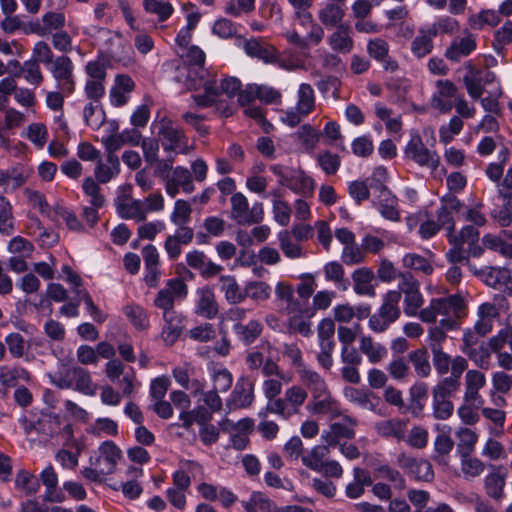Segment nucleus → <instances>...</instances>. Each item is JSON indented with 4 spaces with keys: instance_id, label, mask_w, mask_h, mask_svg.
I'll list each match as a JSON object with an SVG mask.
<instances>
[{
    "instance_id": "obj_28",
    "label": "nucleus",
    "mask_w": 512,
    "mask_h": 512,
    "mask_svg": "<svg viewBox=\"0 0 512 512\" xmlns=\"http://www.w3.org/2000/svg\"><path fill=\"white\" fill-rule=\"evenodd\" d=\"M134 88L135 83L130 76L117 75L109 94L111 105L114 107L124 106L129 101Z\"/></svg>"
},
{
    "instance_id": "obj_27",
    "label": "nucleus",
    "mask_w": 512,
    "mask_h": 512,
    "mask_svg": "<svg viewBox=\"0 0 512 512\" xmlns=\"http://www.w3.org/2000/svg\"><path fill=\"white\" fill-rule=\"evenodd\" d=\"M490 471L485 477V490L488 496L500 500L503 497L508 470L503 465H489Z\"/></svg>"
},
{
    "instance_id": "obj_1",
    "label": "nucleus",
    "mask_w": 512,
    "mask_h": 512,
    "mask_svg": "<svg viewBox=\"0 0 512 512\" xmlns=\"http://www.w3.org/2000/svg\"><path fill=\"white\" fill-rule=\"evenodd\" d=\"M241 86L240 80L236 77L226 76L218 81L215 76L209 75L201 85L204 93L193 95L192 99L197 107L215 106L223 116L228 117L233 113L229 101L236 95L239 97L243 92Z\"/></svg>"
},
{
    "instance_id": "obj_59",
    "label": "nucleus",
    "mask_w": 512,
    "mask_h": 512,
    "mask_svg": "<svg viewBox=\"0 0 512 512\" xmlns=\"http://www.w3.org/2000/svg\"><path fill=\"white\" fill-rule=\"evenodd\" d=\"M284 396L292 412L297 414L308 399V388L306 389L299 384H293L285 390Z\"/></svg>"
},
{
    "instance_id": "obj_62",
    "label": "nucleus",
    "mask_w": 512,
    "mask_h": 512,
    "mask_svg": "<svg viewBox=\"0 0 512 512\" xmlns=\"http://www.w3.org/2000/svg\"><path fill=\"white\" fill-rule=\"evenodd\" d=\"M463 81L468 94L473 99L480 98V71L469 61L464 66Z\"/></svg>"
},
{
    "instance_id": "obj_50",
    "label": "nucleus",
    "mask_w": 512,
    "mask_h": 512,
    "mask_svg": "<svg viewBox=\"0 0 512 512\" xmlns=\"http://www.w3.org/2000/svg\"><path fill=\"white\" fill-rule=\"evenodd\" d=\"M432 256L433 255L431 253L428 257L416 253H407L402 258V265L405 268L412 269L416 272L430 275L434 270L432 265Z\"/></svg>"
},
{
    "instance_id": "obj_12",
    "label": "nucleus",
    "mask_w": 512,
    "mask_h": 512,
    "mask_svg": "<svg viewBox=\"0 0 512 512\" xmlns=\"http://www.w3.org/2000/svg\"><path fill=\"white\" fill-rule=\"evenodd\" d=\"M52 77L56 82V88L65 95H72L75 91L74 64L65 55L59 56L48 66Z\"/></svg>"
},
{
    "instance_id": "obj_18",
    "label": "nucleus",
    "mask_w": 512,
    "mask_h": 512,
    "mask_svg": "<svg viewBox=\"0 0 512 512\" xmlns=\"http://www.w3.org/2000/svg\"><path fill=\"white\" fill-rule=\"evenodd\" d=\"M180 188L185 193H191L194 191V184L191 172L186 167L176 166L166 177L165 190L167 195L174 198Z\"/></svg>"
},
{
    "instance_id": "obj_11",
    "label": "nucleus",
    "mask_w": 512,
    "mask_h": 512,
    "mask_svg": "<svg viewBox=\"0 0 512 512\" xmlns=\"http://www.w3.org/2000/svg\"><path fill=\"white\" fill-rule=\"evenodd\" d=\"M231 218L240 225H251L263 220L264 211L261 202H255L249 207L247 197L241 193H234L230 199Z\"/></svg>"
},
{
    "instance_id": "obj_19",
    "label": "nucleus",
    "mask_w": 512,
    "mask_h": 512,
    "mask_svg": "<svg viewBox=\"0 0 512 512\" xmlns=\"http://www.w3.org/2000/svg\"><path fill=\"white\" fill-rule=\"evenodd\" d=\"M306 34L300 36L295 29H287L282 33V36L293 45L301 49H308L311 46H317L324 37L323 28L317 23H313L309 28H306Z\"/></svg>"
},
{
    "instance_id": "obj_42",
    "label": "nucleus",
    "mask_w": 512,
    "mask_h": 512,
    "mask_svg": "<svg viewBox=\"0 0 512 512\" xmlns=\"http://www.w3.org/2000/svg\"><path fill=\"white\" fill-rule=\"evenodd\" d=\"M70 382L71 387L85 395L92 396L96 393L97 386L92 381L90 373L81 367H75L71 370Z\"/></svg>"
},
{
    "instance_id": "obj_30",
    "label": "nucleus",
    "mask_w": 512,
    "mask_h": 512,
    "mask_svg": "<svg viewBox=\"0 0 512 512\" xmlns=\"http://www.w3.org/2000/svg\"><path fill=\"white\" fill-rule=\"evenodd\" d=\"M195 313L207 319L216 317L218 306L211 288L206 286L197 289Z\"/></svg>"
},
{
    "instance_id": "obj_17",
    "label": "nucleus",
    "mask_w": 512,
    "mask_h": 512,
    "mask_svg": "<svg viewBox=\"0 0 512 512\" xmlns=\"http://www.w3.org/2000/svg\"><path fill=\"white\" fill-rule=\"evenodd\" d=\"M501 94V87L496 81L495 74L491 71L485 72L482 75V107L486 111L499 113L500 104L498 99Z\"/></svg>"
},
{
    "instance_id": "obj_14",
    "label": "nucleus",
    "mask_w": 512,
    "mask_h": 512,
    "mask_svg": "<svg viewBox=\"0 0 512 512\" xmlns=\"http://www.w3.org/2000/svg\"><path fill=\"white\" fill-rule=\"evenodd\" d=\"M121 456V449L113 441L106 440L90 456L89 463L98 465L101 471L109 475L116 471Z\"/></svg>"
},
{
    "instance_id": "obj_58",
    "label": "nucleus",
    "mask_w": 512,
    "mask_h": 512,
    "mask_svg": "<svg viewBox=\"0 0 512 512\" xmlns=\"http://www.w3.org/2000/svg\"><path fill=\"white\" fill-rule=\"evenodd\" d=\"M123 312L135 329L145 330L149 327V316L142 306L130 304L123 308Z\"/></svg>"
},
{
    "instance_id": "obj_52",
    "label": "nucleus",
    "mask_w": 512,
    "mask_h": 512,
    "mask_svg": "<svg viewBox=\"0 0 512 512\" xmlns=\"http://www.w3.org/2000/svg\"><path fill=\"white\" fill-rule=\"evenodd\" d=\"M233 331L237 338L245 344L253 343L262 331V325L256 319H251L248 323H235Z\"/></svg>"
},
{
    "instance_id": "obj_37",
    "label": "nucleus",
    "mask_w": 512,
    "mask_h": 512,
    "mask_svg": "<svg viewBox=\"0 0 512 512\" xmlns=\"http://www.w3.org/2000/svg\"><path fill=\"white\" fill-rule=\"evenodd\" d=\"M330 447L332 446L324 443L323 445H316L306 451L301 456L303 465L315 472H322L324 463L329 458Z\"/></svg>"
},
{
    "instance_id": "obj_4",
    "label": "nucleus",
    "mask_w": 512,
    "mask_h": 512,
    "mask_svg": "<svg viewBox=\"0 0 512 512\" xmlns=\"http://www.w3.org/2000/svg\"><path fill=\"white\" fill-rule=\"evenodd\" d=\"M466 304L460 295H450L448 297L433 298L429 305L421 309L419 319L424 323H434L438 316H442L439 321L446 330L457 328V320L465 315Z\"/></svg>"
},
{
    "instance_id": "obj_16",
    "label": "nucleus",
    "mask_w": 512,
    "mask_h": 512,
    "mask_svg": "<svg viewBox=\"0 0 512 512\" xmlns=\"http://www.w3.org/2000/svg\"><path fill=\"white\" fill-rule=\"evenodd\" d=\"M397 464L416 480L430 481L433 479L434 473L432 465L426 459L414 458L405 453H401L397 457Z\"/></svg>"
},
{
    "instance_id": "obj_61",
    "label": "nucleus",
    "mask_w": 512,
    "mask_h": 512,
    "mask_svg": "<svg viewBox=\"0 0 512 512\" xmlns=\"http://www.w3.org/2000/svg\"><path fill=\"white\" fill-rule=\"evenodd\" d=\"M344 16V10L339 4L327 3L318 12L319 20L326 26H338L340 25Z\"/></svg>"
},
{
    "instance_id": "obj_47",
    "label": "nucleus",
    "mask_w": 512,
    "mask_h": 512,
    "mask_svg": "<svg viewBox=\"0 0 512 512\" xmlns=\"http://www.w3.org/2000/svg\"><path fill=\"white\" fill-rule=\"evenodd\" d=\"M480 320L475 322L473 330H467L463 335V352L475 363L480 360Z\"/></svg>"
},
{
    "instance_id": "obj_43",
    "label": "nucleus",
    "mask_w": 512,
    "mask_h": 512,
    "mask_svg": "<svg viewBox=\"0 0 512 512\" xmlns=\"http://www.w3.org/2000/svg\"><path fill=\"white\" fill-rule=\"evenodd\" d=\"M476 47V40L471 36L457 38L453 40L445 55L448 59L457 62L462 57L468 56Z\"/></svg>"
},
{
    "instance_id": "obj_57",
    "label": "nucleus",
    "mask_w": 512,
    "mask_h": 512,
    "mask_svg": "<svg viewBox=\"0 0 512 512\" xmlns=\"http://www.w3.org/2000/svg\"><path fill=\"white\" fill-rule=\"evenodd\" d=\"M482 244L485 248L497 252L505 258L512 259V241H506L501 235L486 234L482 237Z\"/></svg>"
},
{
    "instance_id": "obj_22",
    "label": "nucleus",
    "mask_w": 512,
    "mask_h": 512,
    "mask_svg": "<svg viewBox=\"0 0 512 512\" xmlns=\"http://www.w3.org/2000/svg\"><path fill=\"white\" fill-rule=\"evenodd\" d=\"M457 100V88L449 80H438L432 96V106L440 112H450Z\"/></svg>"
},
{
    "instance_id": "obj_26",
    "label": "nucleus",
    "mask_w": 512,
    "mask_h": 512,
    "mask_svg": "<svg viewBox=\"0 0 512 512\" xmlns=\"http://www.w3.org/2000/svg\"><path fill=\"white\" fill-rule=\"evenodd\" d=\"M162 147L167 153L186 154L188 153L187 141L184 133L175 127L164 126L160 130Z\"/></svg>"
},
{
    "instance_id": "obj_38",
    "label": "nucleus",
    "mask_w": 512,
    "mask_h": 512,
    "mask_svg": "<svg viewBox=\"0 0 512 512\" xmlns=\"http://www.w3.org/2000/svg\"><path fill=\"white\" fill-rule=\"evenodd\" d=\"M186 262L191 268L198 270L205 277L216 275L221 270L219 265L213 263L203 252L198 250L188 252L186 254Z\"/></svg>"
},
{
    "instance_id": "obj_7",
    "label": "nucleus",
    "mask_w": 512,
    "mask_h": 512,
    "mask_svg": "<svg viewBox=\"0 0 512 512\" xmlns=\"http://www.w3.org/2000/svg\"><path fill=\"white\" fill-rule=\"evenodd\" d=\"M271 172L278 177V182L291 191L302 196H311L314 190V180L300 169L279 164L270 167Z\"/></svg>"
},
{
    "instance_id": "obj_33",
    "label": "nucleus",
    "mask_w": 512,
    "mask_h": 512,
    "mask_svg": "<svg viewBox=\"0 0 512 512\" xmlns=\"http://www.w3.org/2000/svg\"><path fill=\"white\" fill-rule=\"evenodd\" d=\"M32 170L22 164H17L8 169H0V186L12 189L21 187L29 179Z\"/></svg>"
},
{
    "instance_id": "obj_21",
    "label": "nucleus",
    "mask_w": 512,
    "mask_h": 512,
    "mask_svg": "<svg viewBox=\"0 0 512 512\" xmlns=\"http://www.w3.org/2000/svg\"><path fill=\"white\" fill-rule=\"evenodd\" d=\"M254 400V384L247 377L237 380L235 387L227 400V407L230 410L247 408Z\"/></svg>"
},
{
    "instance_id": "obj_48",
    "label": "nucleus",
    "mask_w": 512,
    "mask_h": 512,
    "mask_svg": "<svg viewBox=\"0 0 512 512\" xmlns=\"http://www.w3.org/2000/svg\"><path fill=\"white\" fill-rule=\"evenodd\" d=\"M220 290L230 304H239L244 301L243 288L239 286L234 276L223 275L219 279Z\"/></svg>"
},
{
    "instance_id": "obj_31",
    "label": "nucleus",
    "mask_w": 512,
    "mask_h": 512,
    "mask_svg": "<svg viewBox=\"0 0 512 512\" xmlns=\"http://www.w3.org/2000/svg\"><path fill=\"white\" fill-rule=\"evenodd\" d=\"M482 278L486 285L499 290L505 288L512 295L510 270L501 267H487L485 270H482Z\"/></svg>"
},
{
    "instance_id": "obj_40",
    "label": "nucleus",
    "mask_w": 512,
    "mask_h": 512,
    "mask_svg": "<svg viewBox=\"0 0 512 512\" xmlns=\"http://www.w3.org/2000/svg\"><path fill=\"white\" fill-rule=\"evenodd\" d=\"M436 36L435 28H428L427 25L419 29L418 35L411 43V51L414 56L422 58L428 55L433 49L432 40Z\"/></svg>"
},
{
    "instance_id": "obj_55",
    "label": "nucleus",
    "mask_w": 512,
    "mask_h": 512,
    "mask_svg": "<svg viewBox=\"0 0 512 512\" xmlns=\"http://www.w3.org/2000/svg\"><path fill=\"white\" fill-rule=\"evenodd\" d=\"M175 381L184 389L190 391L194 396L204 390V382L200 380H190L189 369L185 366L175 367L172 371Z\"/></svg>"
},
{
    "instance_id": "obj_54",
    "label": "nucleus",
    "mask_w": 512,
    "mask_h": 512,
    "mask_svg": "<svg viewBox=\"0 0 512 512\" xmlns=\"http://www.w3.org/2000/svg\"><path fill=\"white\" fill-rule=\"evenodd\" d=\"M279 68L287 71H294L300 68H303L305 62L303 58L292 49L285 50L283 52L275 51V60L274 63Z\"/></svg>"
},
{
    "instance_id": "obj_34",
    "label": "nucleus",
    "mask_w": 512,
    "mask_h": 512,
    "mask_svg": "<svg viewBox=\"0 0 512 512\" xmlns=\"http://www.w3.org/2000/svg\"><path fill=\"white\" fill-rule=\"evenodd\" d=\"M183 316L173 311L163 312L165 325L162 329V338L166 344L172 345L180 336L183 329Z\"/></svg>"
},
{
    "instance_id": "obj_60",
    "label": "nucleus",
    "mask_w": 512,
    "mask_h": 512,
    "mask_svg": "<svg viewBox=\"0 0 512 512\" xmlns=\"http://www.w3.org/2000/svg\"><path fill=\"white\" fill-rule=\"evenodd\" d=\"M83 117L86 124L92 130H98L105 121V113L102 110L99 101H90L84 106Z\"/></svg>"
},
{
    "instance_id": "obj_41",
    "label": "nucleus",
    "mask_w": 512,
    "mask_h": 512,
    "mask_svg": "<svg viewBox=\"0 0 512 512\" xmlns=\"http://www.w3.org/2000/svg\"><path fill=\"white\" fill-rule=\"evenodd\" d=\"M272 294V287L262 280H248L243 286L244 300L250 299L252 302L259 304L267 301Z\"/></svg>"
},
{
    "instance_id": "obj_63",
    "label": "nucleus",
    "mask_w": 512,
    "mask_h": 512,
    "mask_svg": "<svg viewBox=\"0 0 512 512\" xmlns=\"http://www.w3.org/2000/svg\"><path fill=\"white\" fill-rule=\"evenodd\" d=\"M143 8L146 13L156 15L159 22L167 21L174 13L171 3L160 0H143Z\"/></svg>"
},
{
    "instance_id": "obj_39",
    "label": "nucleus",
    "mask_w": 512,
    "mask_h": 512,
    "mask_svg": "<svg viewBox=\"0 0 512 512\" xmlns=\"http://www.w3.org/2000/svg\"><path fill=\"white\" fill-rule=\"evenodd\" d=\"M244 50L250 57L262 60L264 63L272 64L275 60L276 48L258 39L252 38L244 43Z\"/></svg>"
},
{
    "instance_id": "obj_20",
    "label": "nucleus",
    "mask_w": 512,
    "mask_h": 512,
    "mask_svg": "<svg viewBox=\"0 0 512 512\" xmlns=\"http://www.w3.org/2000/svg\"><path fill=\"white\" fill-rule=\"evenodd\" d=\"M31 373L20 364L0 365V386L6 389L17 388L22 384H31Z\"/></svg>"
},
{
    "instance_id": "obj_44",
    "label": "nucleus",
    "mask_w": 512,
    "mask_h": 512,
    "mask_svg": "<svg viewBox=\"0 0 512 512\" xmlns=\"http://www.w3.org/2000/svg\"><path fill=\"white\" fill-rule=\"evenodd\" d=\"M330 47L340 53H349L353 48V40L350 36L348 25L340 24L329 37Z\"/></svg>"
},
{
    "instance_id": "obj_3",
    "label": "nucleus",
    "mask_w": 512,
    "mask_h": 512,
    "mask_svg": "<svg viewBox=\"0 0 512 512\" xmlns=\"http://www.w3.org/2000/svg\"><path fill=\"white\" fill-rule=\"evenodd\" d=\"M307 381L303 384L308 388L311 397L305 409L315 416H326L335 419L342 416V408L339 401L332 395L325 379L318 372H306Z\"/></svg>"
},
{
    "instance_id": "obj_23",
    "label": "nucleus",
    "mask_w": 512,
    "mask_h": 512,
    "mask_svg": "<svg viewBox=\"0 0 512 512\" xmlns=\"http://www.w3.org/2000/svg\"><path fill=\"white\" fill-rule=\"evenodd\" d=\"M256 99L264 103H274L281 99V93L276 89L257 84H249L239 95V104L244 105Z\"/></svg>"
},
{
    "instance_id": "obj_51",
    "label": "nucleus",
    "mask_w": 512,
    "mask_h": 512,
    "mask_svg": "<svg viewBox=\"0 0 512 512\" xmlns=\"http://www.w3.org/2000/svg\"><path fill=\"white\" fill-rule=\"evenodd\" d=\"M360 351L370 363H378L387 355V349L369 336H362L359 343Z\"/></svg>"
},
{
    "instance_id": "obj_46",
    "label": "nucleus",
    "mask_w": 512,
    "mask_h": 512,
    "mask_svg": "<svg viewBox=\"0 0 512 512\" xmlns=\"http://www.w3.org/2000/svg\"><path fill=\"white\" fill-rule=\"evenodd\" d=\"M4 341L12 358H23L27 362L33 360L34 357L26 351L27 342L21 334L9 333L5 336Z\"/></svg>"
},
{
    "instance_id": "obj_9",
    "label": "nucleus",
    "mask_w": 512,
    "mask_h": 512,
    "mask_svg": "<svg viewBox=\"0 0 512 512\" xmlns=\"http://www.w3.org/2000/svg\"><path fill=\"white\" fill-rule=\"evenodd\" d=\"M404 157L420 167L429 169L435 175L440 165V157L437 152L426 147L417 132H411L410 139L404 148Z\"/></svg>"
},
{
    "instance_id": "obj_53",
    "label": "nucleus",
    "mask_w": 512,
    "mask_h": 512,
    "mask_svg": "<svg viewBox=\"0 0 512 512\" xmlns=\"http://www.w3.org/2000/svg\"><path fill=\"white\" fill-rule=\"evenodd\" d=\"M208 371L216 391L226 392L231 388L233 376L225 367L212 364L208 367Z\"/></svg>"
},
{
    "instance_id": "obj_36",
    "label": "nucleus",
    "mask_w": 512,
    "mask_h": 512,
    "mask_svg": "<svg viewBox=\"0 0 512 512\" xmlns=\"http://www.w3.org/2000/svg\"><path fill=\"white\" fill-rule=\"evenodd\" d=\"M377 433L386 438H394L397 441H402L406 437L407 421L394 418L382 420L375 424Z\"/></svg>"
},
{
    "instance_id": "obj_6",
    "label": "nucleus",
    "mask_w": 512,
    "mask_h": 512,
    "mask_svg": "<svg viewBox=\"0 0 512 512\" xmlns=\"http://www.w3.org/2000/svg\"><path fill=\"white\" fill-rule=\"evenodd\" d=\"M184 59L185 63L178 69L176 79L187 89L197 90L210 75L204 68L205 53L198 46H191L187 49Z\"/></svg>"
},
{
    "instance_id": "obj_13",
    "label": "nucleus",
    "mask_w": 512,
    "mask_h": 512,
    "mask_svg": "<svg viewBox=\"0 0 512 512\" xmlns=\"http://www.w3.org/2000/svg\"><path fill=\"white\" fill-rule=\"evenodd\" d=\"M188 293L187 285L181 278H172L160 289L154 299V305L163 312L173 311L176 301L186 298Z\"/></svg>"
},
{
    "instance_id": "obj_32",
    "label": "nucleus",
    "mask_w": 512,
    "mask_h": 512,
    "mask_svg": "<svg viewBox=\"0 0 512 512\" xmlns=\"http://www.w3.org/2000/svg\"><path fill=\"white\" fill-rule=\"evenodd\" d=\"M353 291L359 296L374 297L376 295L374 272L367 267L356 269L352 273Z\"/></svg>"
},
{
    "instance_id": "obj_49",
    "label": "nucleus",
    "mask_w": 512,
    "mask_h": 512,
    "mask_svg": "<svg viewBox=\"0 0 512 512\" xmlns=\"http://www.w3.org/2000/svg\"><path fill=\"white\" fill-rule=\"evenodd\" d=\"M213 413L204 405L199 404L193 410L181 411L179 418L182 421L183 427L189 428L193 423L201 426L207 424L212 419Z\"/></svg>"
},
{
    "instance_id": "obj_25",
    "label": "nucleus",
    "mask_w": 512,
    "mask_h": 512,
    "mask_svg": "<svg viewBox=\"0 0 512 512\" xmlns=\"http://www.w3.org/2000/svg\"><path fill=\"white\" fill-rule=\"evenodd\" d=\"M121 171L120 160L117 155L105 154L99 158L94 167V177L101 184H106L116 179Z\"/></svg>"
},
{
    "instance_id": "obj_29",
    "label": "nucleus",
    "mask_w": 512,
    "mask_h": 512,
    "mask_svg": "<svg viewBox=\"0 0 512 512\" xmlns=\"http://www.w3.org/2000/svg\"><path fill=\"white\" fill-rule=\"evenodd\" d=\"M117 212L123 219H131L136 222H141L146 219L147 214L145 208V202L139 199H132L129 197H118Z\"/></svg>"
},
{
    "instance_id": "obj_15",
    "label": "nucleus",
    "mask_w": 512,
    "mask_h": 512,
    "mask_svg": "<svg viewBox=\"0 0 512 512\" xmlns=\"http://www.w3.org/2000/svg\"><path fill=\"white\" fill-rule=\"evenodd\" d=\"M356 420L348 415L342 416L341 420L332 423L327 430L321 434L324 443L336 446L343 438L351 439L355 436Z\"/></svg>"
},
{
    "instance_id": "obj_10",
    "label": "nucleus",
    "mask_w": 512,
    "mask_h": 512,
    "mask_svg": "<svg viewBox=\"0 0 512 512\" xmlns=\"http://www.w3.org/2000/svg\"><path fill=\"white\" fill-rule=\"evenodd\" d=\"M466 391L464 403L458 409L461 420L468 425L474 424L479 418L478 395L480 391V373L476 370H469L466 373Z\"/></svg>"
},
{
    "instance_id": "obj_8",
    "label": "nucleus",
    "mask_w": 512,
    "mask_h": 512,
    "mask_svg": "<svg viewBox=\"0 0 512 512\" xmlns=\"http://www.w3.org/2000/svg\"><path fill=\"white\" fill-rule=\"evenodd\" d=\"M399 302L400 293L398 291H388L384 295L383 303L379 309L369 318V328L376 333L388 329L400 317Z\"/></svg>"
},
{
    "instance_id": "obj_64",
    "label": "nucleus",
    "mask_w": 512,
    "mask_h": 512,
    "mask_svg": "<svg viewBox=\"0 0 512 512\" xmlns=\"http://www.w3.org/2000/svg\"><path fill=\"white\" fill-rule=\"evenodd\" d=\"M15 486L25 495H32L38 491L40 484L35 475L27 470H20L16 475Z\"/></svg>"
},
{
    "instance_id": "obj_45",
    "label": "nucleus",
    "mask_w": 512,
    "mask_h": 512,
    "mask_svg": "<svg viewBox=\"0 0 512 512\" xmlns=\"http://www.w3.org/2000/svg\"><path fill=\"white\" fill-rule=\"evenodd\" d=\"M283 355L287 357L291 361L292 365L296 368V372L302 383L307 381L305 378L306 372H316L303 362L302 352L297 344L285 343L283 347Z\"/></svg>"
},
{
    "instance_id": "obj_24",
    "label": "nucleus",
    "mask_w": 512,
    "mask_h": 512,
    "mask_svg": "<svg viewBox=\"0 0 512 512\" xmlns=\"http://www.w3.org/2000/svg\"><path fill=\"white\" fill-rule=\"evenodd\" d=\"M373 205L384 219L399 221L398 198L390 190L373 194Z\"/></svg>"
},
{
    "instance_id": "obj_56",
    "label": "nucleus",
    "mask_w": 512,
    "mask_h": 512,
    "mask_svg": "<svg viewBox=\"0 0 512 512\" xmlns=\"http://www.w3.org/2000/svg\"><path fill=\"white\" fill-rule=\"evenodd\" d=\"M315 92L310 84L302 83L297 91L295 107L305 115H309L315 109Z\"/></svg>"
},
{
    "instance_id": "obj_35",
    "label": "nucleus",
    "mask_w": 512,
    "mask_h": 512,
    "mask_svg": "<svg viewBox=\"0 0 512 512\" xmlns=\"http://www.w3.org/2000/svg\"><path fill=\"white\" fill-rule=\"evenodd\" d=\"M40 479L45 486V500L50 502H62L64 500L63 493L58 489V476L51 464L41 471Z\"/></svg>"
},
{
    "instance_id": "obj_5",
    "label": "nucleus",
    "mask_w": 512,
    "mask_h": 512,
    "mask_svg": "<svg viewBox=\"0 0 512 512\" xmlns=\"http://www.w3.org/2000/svg\"><path fill=\"white\" fill-rule=\"evenodd\" d=\"M20 427L29 435L33 432L48 436L63 434L65 439L72 436L71 425L61 416L37 410H25L19 418Z\"/></svg>"
},
{
    "instance_id": "obj_2",
    "label": "nucleus",
    "mask_w": 512,
    "mask_h": 512,
    "mask_svg": "<svg viewBox=\"0 0 512 512\" xmlns=\"http://www.w3.org/2000/svg\"><path fill=\"white\" fill-rule=\"evenodd\" d=\"M465 225L457 236L449 234V241L454 245L446 253L449 262L455 264L467 259L468 256H479L480 210L478 206L471 208L464 214Z\"/></svg>"
}]
</instances>
